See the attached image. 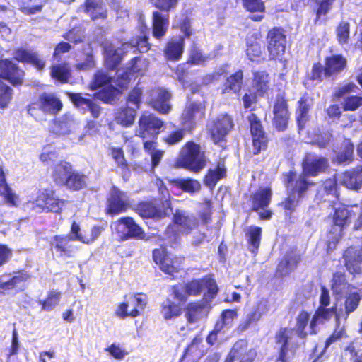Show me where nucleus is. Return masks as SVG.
I'll use <instances>...</instances> for the list:
<instances>
[{"label": "nucleus", "instance_id": "f257e3e1", "mask_svg": "<svg viewBox=\"0 0 362 362\" xmlns=\"http://www.w3.org/2000/svg\"><path fill=\"white\" fill-rule=\"evenodd\" d=\"M301 166L300 174H298L295 170H289L282 174L283 185L291 187L292 192L298 197L306 193L310 187L314 185V182L310 181L308 177H315L326 172L329 165L328 158L326 157L308 153L303 158Z\"/></svg>", "mask_w": 362, "mask_h": 362}, {"label": "nucleus", "instance_id": "f03ea898", "mask_svg": "<svg viewBox=\"0 0 362 362\" xmlns=\"http://www.w3.org/2000/svg\"><path fill=\"white\" fill-rule=\"evenodd\" d=\"M219 287L214 274H208L201 278H193L185 283H177L170 288L174 300L185 304L189 297H197L203 293L202 300L211 303L218 295Z\"/></svg>", "mask_w": 362, "mask_h": 362}, {"label": "nucleus", "instance_id": "7ed1b4c3", "mask_svg": "<svg viewBox=\"0 0 362 362\" xmlns=\"http://www.w3.org/2000/svg\"><path fill=\"white\" fill-rule=\"evenodd\" d=\"M160 197L141 200L132 210L142 219H163L173 212L170 194L166 188L162 189Z\"/></svg>", "mask_w": 362, "mask_h": 362}, {"label": "nucleus", "instance_id": "20e7f679", "mask_svg": "<svg viewBox=\"0 0 362 362\" xmlns=\"http://www.w3.org/2000/svg\"><path fill=\"white\" fill-rule=\"evenodd\" d=\"M207 164L205 152L200 144L194 140L186 141L180 148L175 166L199 173Z\"/></svg>", "mask_w": 362, "mask_h": 362}, {"label": "nucleus", "instance_id": "39448f33", "mask_svg": "<svg viewBox=\"0 0 362 362\" xmlns=\"http://www.w3.org/2000/svg\"><path fill=\"white\" fill-rule=\"evenodd\" d=\"M180 0H149L153 6L158 10L153 11L151 19V30L153 37L161 40L166 35L169 24V12L175 9Z\"/></svg>", "mask_w": 362, "mask_h": 362}, {"label": "nucleus", "instance_id": "423d86ee", "mask_svg": "<svg viewBox=\"0 0 362 362\" xmlns=\"http://www.w3.org/2000/svg\"><path fill=\"white\" fill-rule=\"evenodd\" d=\"M327 308L318 306L310 318V314L305 310H301L296 317L294 330L298 337L306 339L308 335H315L318 332L317 325L330 318Z\"/></svg>", "mask_w": 362, "mask_h": 362}, {"label": "nucleus", "instance_id": "0eeeda50", "mask_svg": "<svg viewBox=\"0 0 362 362\" xmlns=\"http://www.w3.org/2000/svg\"><path fill=\"white\" fill-rule=\"evenodd\" d=\"M68 201L59 198L57 192L52 188H42L37 192L36 197L28 202L32 210L38 213H53L60 215Z\"/></svg>", "mask_w": 362, "mask_h": 362}, {"label": "nucleus", "instance_id": "6e6552de", "mask_svg": "<svg viewBox=\"0 0 362 362\" xmlns=\"http://www.w3.org/2000/svg\"><path fill=\"white\" fill-rule=\"evenodd\" d=\"M354 215V212L345 204H340L334 208L333 213L329 216L332 220V228L327 233V245L328 248L334 249L336 247L343 236L344 230L350 225Z\"/></svg>", "mask_w": 362, "mask_h": 362}, {"label": "nucleus", "instance_id": "1a4fd4ad", "mask_svg": "<svg viewBox=\"0 0 362 362\" xmlns=\"http://www.w3.org/2000/svg\"><path fill=\"white\" fill-rule=\"evenodd\" d=\"M152 259L160 271L174 278L182 270L184 257L173 255L166 245H160L152 250Z\"/></svg>", "mask_w": 362, "mask_h": 362}, {"label": "nucleus", "instance_id": "9d476101", "mask_svg": "<svg viewBox=\"0 0 362 362\" xmlns=\"http://www.w3.org/2000/svg\"><path fill=\"white\" fill-rule=\"evenodd\" d=\"M286 34L284 28L274 26L270 28L266 35L269 61L281 62L286 53Z\"/></svg>", "mask_w": 362, "mask_h": 362}, {"label": "nucleus", "instance_id": "9b49d317", "mask_svg": "<svg viewBox=\"0 0 362 362\" xmlns=\"http://www.w3.org/2000/svg\"><path fill=\"white\" fill-rule=\"evenodd\" d=\"M62 102L55 94L43 92L36 101L28 105L27 111L30 116L37 119L40 112L55 115L62 110Z\"/></svg>", "mask_w": 362, "mask_h": 362}, {"label": "nucleus", "instance_id": "f8f14e48", "mask_svg": "<svg viewBox=\"0 0 362 362\" xmlns=\"http://www.w3.org/2000/svg\"><path fill=\"white\" fill-rule=\"evenodd\" d=\"M252 139V153L257 156L266 151L269 146V138L264 130L263 124L257 114L252 112L247 117Z\"/></svg>", "mask_w": 362, "mask_h": 362}, {"label": "nucleus", "instance_id": "ddd939ff", "mask_svg": "<svg viewBox=\"0 0 362 362\" xmlns=\"http://www.w3.org/2000/svg\"><path fill=\"white\" fill-rule=\"evenodd\" d=\"M272 114V122L275 130L278 132L286 131L291 120V112L289 110L288 100L284 93L276 95Z\"/></svg>", "mask_w": 362, "mask_h": 362}, {"label": "nucleus", "instance_id": "4468645a", "mask_svg": "<svg viewBox=\"0 0 362 362\" xmlns=\"http://www.w3.org/2000/svg\"><path fill=\"white\" fill-rule=\"evenodd\" d=\"M130 207L129 197L127 193L113 185L107 198L105 214L115 216L127 211Z\"/></svg>", "mask_w": 362, "mask_h": 362}, {"label": "nucleus", "instance_id": "2eb2a0df", "mask_svg": "<svg viewBox=\"0 0 362 362\" xmlns=\"http://www.w3.org/2000/svg\"><path fill=\"white\" fill-rule=\"evenodd\" d=\"M71 241V237L67 234L54 235L49 241V250L59 258H73L79 247L72 245Z\"/></svg>", "mask_w": 362, "mask_h": 362}, {"label": "nucleus", "instance_id": "dca6fc26", "mask_svg": "<svg viewBox=\"0 0 362 362\" xmlns=\"http://www.w3.org/2000/svg\"><path fill=\"white\" fill-rule=\"evenodd\" d=\"M139 129L136 135L145 139L149 134H152L155 139L164 127L165 122L153 113L143 112L138 121Z\"/></svg>", "mask_w": 362, "mask_h": 362}, {"label": "nucleus", "instance_id": "f3484780", "mask_svg": "<svg viewBox=\"0 0 362 362\" xmlns=\"http://www.w3.org/2000/svg\"><path fill=\"white\" fill-rule=\"evenodd\" d=\"M257 351L249 347L246 339L237 340L226 356L223 362H255Z\"/></svg>", "mask_w": 362, "mask_h": 362}, {"label": "nucleus", "instance_id": "a211bd4d", "mask_svg": "<svg viewBox=\"0 0 362 362\" xmlns=\"http://www.w3.org/2000/svg\"><path fill=\"white\" fill-rule=\"evenodd\" d=\"M234 119L228 113L218 116L209 129V134L214 144H217L226 140V136L233 129Z\"/></svg>", "mask_w": 362, "mask_h": 362}, {"label": "nucleus", "instance_id": "6ab92c4d", "mask_svg": "<svg viewBox=\"0 0 362 362\" xmlns=\"http://www.w3.org/2000/svg\"><path fill=\"white\" fill-rule=\"evenodd\" d=\"M274 341L279 345L274 362H290L296 351L290 342L288 327H281L274 335Z\"/></svg>", "mask_w": 362, "mask_h": 362}, {"label": "nucleus", "instance_id": "aec40b11", "mask_svg": "<svg viewBox=\"0 0 362 362\" xmlns=\"http://www.w3.org/2000/svg\"><path fill=\"white\" fill-rule=\"evenodd\" d=\"M205 102H192L185 107L180 115V123L187 128V132L192 134L196 128L195 117L198 115L201 119L205 116Z\"/></svg>", "mask_w": 362, "mask_h": 362}, {"label": "nucleus", "instance_id": "412c9836", "mask_svg": "<svg viewBox=\"0 0 362 362\" xmlns=\"http://www.w3.org/2000/svg\"><path fill=\"white\" fill-rule=\"evenodd\" d=\"M342 259L346 271L354 277L362 274V247L351 245L346 247L343 254Z\"/></svg>", "mask_w": 362, "mask_h": 362}, {"label": "nucleus", "instance_id": "4be33fe9", "mask_svg": "<svg viewBox=\"0 0 362 362\" xmlns=\"http://www.w3.org/2000/svg\"><path fill=\"white\" fill-rule=\"evenodd\" d=\"M25 72L11 59H0V78L7 80L13 86L23 83Z\"/></svg>", "mask_w": 362, "mask_h": 362}, {"label": "nucleus", "instance_id": "5701e85b", "mask_svg": "<svg viewBox=\"0 0 362 362\" xmlns=\"http://www.w3.org/2000/svg\"><path fill=\"white\" fill-rule=\"evenodd\" d=\"M133 298L134 308L130 311L127 310L128 303L122 302L118 304L115 311V315L121 319H125L128 317L134 318L139 316L147 305V296L143 293H137L134 295Z\"/></svg>", "mask_w": 362, "mask_h": 362}, {"label": "nucleus", "instance_id": "b1692460", "mask_svg": "<svg viewBox=\"0 0 362 362\" xmlns=\"http://www.w3.org/2000/svg\"><path fill=\"white\" fill-rule=\"evenodd\" d=\"M261 41L262 34L259 31L250 33L247 36L245 53L250 62H259L261 60H264V47Z\"/></svg>", "mask_w": 362, "mask_h": 362}, {"label": "nucleus", "instance_id": "393cba45", "mask_svg": "<svg viewBox=\"0 0 362 362\" xmlns=\"http://www.w3.org/2000/svg\"><path fill=\"white\" fill-rule=\"evenodd\" d=\"M116 223L122 225L126 232L122 235L123 240L136 239L146 240L148 238L141 226H139L132 216H122L117 219Z\"/></svg>", "mask_w": 362, "mask_h": 362}, {"label": "nucleus", "instance_id": "a878e982", "mask_svg": "<svg viewBox=\"0 0 362 362\" xmlns=\"http://www.w3.org/2000/svg\"><path fill=\"white\" fill-rule=\"evenodd\" d=\"M172 221L180 227V231L185 235H189L199 226V221L196 216L184 211L176 209L173 214Z\"/></svg>", "mask_w": 362, "mask_h": 362}, {"label": "nucleus", "instance_id": "bb28decb", "mask_svg": "<svg viewBox=\"0 0 362 362\" xmlns=\"http://www.w3.org/2000/svg\"><path fill=\"white\" fill-rule=\"evenodd\" d=\"M185 48L184 37L170 38L163 48V55L166 62H176L182 58Z\"/></svg>", "mask_w": 362, "mask_h": 362}, {"label": "nucleus", "instance_id": "cd10ccee", "mask_svg": "<svg viewBox=\"0 0 362 362\" xmlns=\"http://www.w3.org/2000/svg\"><path fill=\"white\" fill-rule=\"evenodd\" d=\"M13 59L24 64H30L40 71L45 66V61L37 52L19 47L13 51Z\"/></svg>", "mask_w": 362, "mask_h": 362}, {"label": "nucleus", "instance_id": "c85d7f7f", "mask_svg": "<svg viewBox=\"0 0 362 362\" xmlns=\"http://www.w3.org/2000/svg\"><path fill=\"white\" fill-rule=\"evenodd\" d=\"M104 66L110 71H115L122 64L124 53L112 43L107 42L103 45Z\"/></svg>", "mask_w": 362, "mask_h": 362}, {"label": "nucleus", "instance_id": "c756f323", "mask_svg": "<svg viewBox=\"0 0 362 362\" xmlns=\"http://www.w3.org/2000/svg\"><path fill=\"white\" fill-rule=\"evenodd\" d=\"M272 189L270 187H259L250 195L251 211L257 212L269 206L272 199Z\"/></svg>", "mask_w": 362, "mask_h": 362}, {"label": "nucleus", "instance_id": "7c9ffc66", "mask_svg": "<svg viewBox=\"0 0 362 362\" xmlns=\"http://www.w3.org/2000/svg\"><path fill=\"white\" fill-rule=\"evenodd\" d=\"M252 87L257 91L259 98L268 95L271 89V77L266 70L252 71Z\"/></svg>", "mask_w": 362, "mask_h": 362}, {"label": "nucleus", "instance_id": "2f4dec72", "mask_svg": "<svg viewBox=\"0 0 362 362\" xmlns=\"http://www.w3.org/2000/svg\"><path fill=\"white\" fill-rule=\"evenodd\" d=\"M300 260L299 255L287 253L280 259L274 275L279 278L289 275L297 267Z\"/></svg>", "mask_w": 362, "mask_h": 362}, {"label": "nucleus", "instance_id": "473e14b6", "mask_svg": "<svg viewBox=\"0 0 362 362\" xmlns=\"http://www.w3.org/2000/svg\"><path fill=\"white\" fill-rule=\"evenodd\" d=\"M74 119L73 117L66 113L61 117H55L50 122V131L57 136H64L71 132Z\"/></svg>", "mask_w": 362, "mask_h": 362}, {"label": "nucleus", "instance_id": "72a5a7b5", "mask_svg": "<svg viewBox=\"0 0 362 362\" xmlns=\"http://www.w3.org/2000/svg\"><path fill=\"white\" fill-rule=\"evenodd\" d=\"M341 182L348 189H360L362 185V165L345 170L341 175Z\"/></svg>", "mask_w": 362, "mask_h": 362}, {"label": "nucleus", "instance_id": "f704fd0d", "mask_svg": "<svg viewBox=\"0 0 362 362\" xmlns=\"http://www.w3.org/2000/svg\"><path fill=\"white\" fill-rule=\"evenodd\" d=\"M127 47L135 48L140 53H146L151 49L148 31L146 26L141 28L139 35H133L124 43Z\"/></svg>", "mask_w": 362, "mask_h": 362}, {"label": "nucleus", "instance_id": "c9c22d12", "mask_svg": "<svg viewBox=\"0 0 362 362\" xmlns=\"http://www.w3.org/2000/svg\"><path fill=\"white\" fill-rule=\"evenodd\" d=\"M170 98L171 95L168 90L160 89L158 90L157 95L151 99L149 104L160 114L168 115L172 109L170 104Z\"/></svg>", "mask_w": 362, "mask_h": 362}, {"label": "nucleus", "instance_id": "e433bc0d", "mask_svg": "<svg viewBox=\"0 0 362 362\" xmlns=\"http://www.w3.org/2000/svg\"><path fill=\"white\" fill-rule=\"evenodd\" d=\"M324 64L330 77L337 76L347 67V59L342 54H332L325 58Z\"/></svg>", "mask_w": 362, "mask_h": 362}, {"label": "nucleus", "instance_id": "4c0bfd02", "mask_svg": "<svg viewBox=\"0 0 362 362\" xmlns=\"http://www.w3.org/2000/svg\"><path fill=\"white\" fill-rule=\"evenodd\" d=\"M262 236V228L260 226L252 225L245 230V237L248 250L256 256L259 252Z\"/></svg>", "mask_w": 362, "mask_h": 362}, {"label": "nucleus", "instance_id": "58836bf2", "mask_svg": "<svg viewBox=\"0 0 362 362\" xmlns=\"http://www.w3.org/2000/svg\"><path fill=\"white\" fill-rule=\"evenodd\" d=\"M310 107L309 97L307 93H305L297 102L296 110V120L299 131L305 128V123L309 119L308 114Z\"/></svg>", "mask_w": 362, "mask_h": 362}, {"label": "nucleus", "instance_id": "ea45409f", "mask_svg": "<svg viewBox=\"0 0 362 362\" xmlns=\"http://www.w3.org/2000/svg\"><path fill=\"white\" fill-rule=\"evenodd\" d=\"M31 278L28 272L18 270L8 281H4L0 277V296L5 295L6 291L14 289L18 285L25 283Z\"/></svg>", "mask_w": 362, "mask_h": 362}, {"label": "nucleus", "instance_id": "a19ab883", "mask_svg": "<svg viewBox=\"0 0 362 362\" xmlns=\"http://www.w3.org/2000/svg\"><path fill=\"white\" fill-rule=\"evenodd\" d=\"M110 151L112 159L121 170L122 179L124 181H128L131 176V170L129 163L125 158L123 148L122 147H111Z\"/></svg>", "mask_w": 362, "mask_h": 362}, {"label": "nucleus", "instance_id": "79ce46f5", "mask_svg": "<svg viewBox=\"0 0 362 362\" xmlns=\"http://www.w3.org/2000/svg\"><path fill=\"white\" fill-rule=\"evenodd\" d=\"M136 116V110L125 105L117 110L114 119L117 124L123 127H129L134 124Z\"/></svg>", "mask_w": 362, "mask_h": 362}, {"label": "nucleus", "instance_id": "37998d69", "mask_svg": "<svg viewBox=\"0 0 362 362\" xmlns=\"http://www.w3.org/2000/svg\"><path fill=\"white\" fill-rule=\"evenodd\" d=\"M73 170L74 167L71 163L66 160H60L52 168V177L53 181L57 185H62Z\"/></svg>", "mask_w": 362, "mask_h": 362}, {"label": "nucleus", "instance_id": "c03bdc74", "mask_svg": "<svg viewBox=\"0 0 362 362\" xmlns=\"http://www.w3.org/2000/svg\"><path fill=\"white\" fill-rule=\"evenodd\" d=\"M83 11L92 20L107 18V12L103 8L102 0H85L82 5Z\"/></svg>", "mask_w": 362, "mask_h": 362}, {"label": "nucleus", "instance_id": "a18cd8bd", "mask_svg": "<svg viewBox=\"0 0 362 362\" xmlns=\"http://www.w3.org/2000/svg\"><path fill=\"white\" fill-rule=\"evenodd\" d=\"M210 303L201 301H193L189 303L185 308V317L189 324L196 322L202 315L204 308Z\"/></svg>", "mask_w": 362, "mask_h": 362}, {"label": "nucleus", "instance_id": "49530a36", "mask_svg": "<svg viewBox=\"0 0 362 362\" xmlns=\"http://www.w3.org/2000/svg\"><path fill=\"white\" fill-rule=\"evenodd\" d=\"M226 177V168L223 163H218L214 169L208 170L204 175V184L211 188H214L217 182Z\"/></svg>", "mask_w": 362, "mask_h": 362}, {"label": "nucleus", "instance_id": "de8ad7c7", "mask_svg": "<svg viewBox=\"0 0 362 362\" xmlns=\"http://www.w3.org/2000/svg\"><path fill=\"white\" fill-rule=\"evenodd\" d=\"M86 179L85 174L74 170L62 185L70 191H80L86 187Z\"/></svg>", "mask_w": 362, "mask_h": 362}, {"label": "nucleus", "instance_id": "09e8293b", "mask_svg": "<svg viewBox=\"0 0 362 362\" xmlns=\"http://www.w3.org/2000/svg\"><path fill=\"white\" fill-rule=\"evenodd\" d=\"M182 304L167 298L160 305V313L165 320L178 317L182 313Z\"/></svg>", "mask_w": 362, "mask_h": 362}, {"label": "nucleus", "instance_id": "8fccbe9b", "mask_svg": "<svg viewBox=\"0 0 362 362\" xmlns=\"http://www.w3.org/2000/svg\"><path fill=\"white\" fill-rule=\"evenodd\" d=\"M0 197H3L5 202L9 206H17L18 197L8 185L5 173L1 166H0Z\"/></svg>", "mask_w": 362, "mask_h": 362}, {"label": "nucleus", "instance_id": "3c124183", "mask_svg": "<svg viewBox=\"0 0 362 362\" xmlns=\"http://www.w3.org/2000/svg\"><path fill=\"white\" fill-rule=\"evenodd\" d=\"M362 300V284L359 291H354L348 293L344 298V315L345 320L349 315L356 311L359 307L360 302Z\"/></svg>", "mask_w": 362, "mask_h": 362}, {"label": "nucleus", "instance_id": "603ef678", "mask_svg": "<svg viewBox=\"0 0 362 362\" xmlns=\"http://www.w3.org/2000/svg\"><path fill=\"white\" fill-rule=\"evenodd\" d=\"M243 71L241 69H238L234 74L230 75L224 83L222 93H228L230 91L235 93H239L243 86Z\"/></svg>", "mask_w": 362, "mask_h": 362}, {"label": "nucleus", "instance_id": "864d4df0", "mask_svg": "<svg viewBox=\"0 0 362 362\" xmlns=\"http://www.w3.org/2000/svg\"><path fill=\"white\" fill-rule=\"evenodd\" d=\"M50 70L51 77L61 83H68L71 78V70L67 63L52 65Z\"/></svg>", "mask_w": 362, "mask_h": 362}, {"label": "nucleus", "instance_id": "5fc2aeb1", "mask_svg": "<svg viewBox=\"0 0 362 362\" xmlns=\"http://www.w3.org/2000/svg\"><path fill=\"white\" fill-rule=\"evenodd\" d=\"M121 90L110 84L94 93V97L107 104H113L116 98L121 95Z\"/></svg>", "mask_w": 362, "mask_h": 362}, {"label": "nucleus", "instance_id": "6e6d98bb", "mask_svg": "<svg viewBox=\"0 0 362 362\" xmlns=\"http://www.w3.org/2000/svg\"><path fill=\"white\" fill-rule=\"evenodd\" d=\"M337 325L332 334L327 338L325 342V346L322 350V353H325L327 349L332 344L341 340L344 337H347L346 327L340 325L339 316L338 314L336 315Z\"/></svg>", "mask_w": 362, "mask_h": 362}, {"label": "nucleus", "instance_id": "4d7b16f0", "mask_svg": "<svg viewBox=\"0 0 362 362\" xmlns=\"http://www.w3.org/2000/svg\"><path fill=\"white\" fill-rule=\"evenodd\" d=\"M284 186L289 191V196L285 197L279 205L283 208L286 214H291L296 211L300 200L305 196L306 193H304L301 197H298L292 192L291 187H288L286 185Z\"/></svg>", "mask_w": 362, "mask_h": 362}, {"label": "nucleus", "instance_id": "13d9d810", "mask_svg": "<svg viewBox=\"0 0 362 362\" xmlns=\"http://www.w3.org/2000/svg\"><path fill=\"white\" fill-rule=\"evenodd\" d=\"M170 183L175 187L182 189L185 192L193 194L199 191L201 188L199 182L192 178L185 179H173L170 180Z\"/></svg>", "mask_w": 362, "mask_h": 362}, {"label": "nucleus", "instance_id": "bf43d9fd", "mask_svg": "<svg viewBox=\"0 0 362 362\" xmlns=\"http://www.w3.org/2000/svg\"><path fill=\"white\" fill-rule=\"evenodd\" d=\"M112 78L107 73L98 70L93 74V78L89 83L88 88L91 90L102 88L111 84Z\"/></svg>", "mask_w": 362, "mask_h": 362}, {"label": "nucleus", "instance_id": "052dcab7", "mask_svg": "<svg viewBox=\"0 0 362 362\" xmlns=\"http://www.w3.org/2000/svg\"><path fill=\"white\" fill-rule=\"evenodd\" d=\"M186 132H187V128L177 127L163 136L162 141L168 146H174L184 139Z\"/></svg>", "mask_w": 362, "mask_h": 362}, {"label": "nucleus", "instance_id": "680f3d73", "mask_svg": "<svg viewBox=\"0 0 362 362\" xmlns=\"http://www.w3.org/2000/svg\"><path fill=\"white\" fill-rule=\"evenodd\" d=\"M207 57L203 53L197 43L193 42L189 49L188 58L186 61L191 65H201L206 62Z\"/></svg>", "mask_w": 362, "mask_h": 362}, {"label": "nucleus", "instance_id": "e2e57ef3", "mask_svg": "<svg viewBox=\"0 0 362 362\" xmlns=\"http://www.w3.org/2000/svg\"><path fill=\"white\" fill-rule=\"evenodd\" d=\"M81 52L84 56L83 61L76 64V68L78 71L90 70L95 67L93 49L90 45L87 47H83Z\"/></svg>", "mask_w": 362, "mask_h": 362}, {"label": "nucleus", "instance_id": "0e129e2a", "mask_svg": "<svg viewBox=\"0 0 362 362\" xmlns=\"http://www.w3.org/2000/svg\"><path fill=\"white\" fill-rule=\"evenodd\" d=\"M349 286L346 275L344 272H335L331 280V289L334 293L341 294Z\"/></svg>", "mask_w": 362, "mask_h": 362}, {"label": "nucleus", "instance_id": "69168bd1", "mask_svg": "<svg viewBox=\"0 0 362 362\" xmlns=\"http://www.w3.org/2000/svg\"><path fill=\"white\" fill-rule=\"evenodd\" d=\"M203 208L197 214L199 225L207 226L213 219V203L211 199H205L202 203Z\"/></svg>", "mask_w": 362, "mask_h": 362}, {"label": "nucleus", "instance_id": "338daca9", "mask_svg": "<svg viewBox=\"0 0 362 362\" xmlns=\"http://www.w3.org/2000/svg\"><path fill=\"white\" fill-rule=\"evenodd\" d=\"M145 60L142 59L141 57H134L128 62L127 66L124 70L134 78L143 76L146 69L142 66Z\"/></svg>", "mask_w": 362, "mask_h": 362}, {"label": "nucleus", "instance_id": "774afa93", "mask_svg": "<svg viewBox=\"0 0 362 362\" xmlns=\"http://www.w3.org/2000/svg\"><path fill=\"white\" fill-rule=\"evenodd\" d=\"M61 299V292L57 290H51L48 291L46 298L39 301L41 305V310L44 311H51L59 303Z\"/></svg>", "mask_w": 362, "mask_h": 362}]
</instances>
